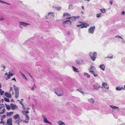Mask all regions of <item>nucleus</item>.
Returning <instances> with one entry per match:
<instances>
[{"mask_svg":"<svg viewBox=\"0 0 125 125\" xmlns=\"http://www.w3.org/2000/svg\"><path fill=\"white\" fill-rule=\"evenodd\" d=\"M55 93L57 95L61 96L63 95V93L62 90L60 87L56 88L54 89Z\"/></svg>","mask_w":125,"mask_h":125,"instance_id":"1","label":"nucleus"},{"mask_svg":"<svg viewBox=\"0 0 125 125\" xmlns=\"http://www.w3.org/2000/svg\"><path fill=\"white\" fill-rule=\"evenodd\" d=\"M97 53L96 52H90L89 55L91 59L93 61L95 60L97 57Z\"/></svg>","mask_w":125,"mask_h":125,"instance_id":"2","label":"nucleus"},{"mask_svg":"<svg viewBox=\"0 0 125 125\" xmlns=\"http://www.w3.org/2000/svg\"><path fill=\"white\" fill-rule=\"evenodd\" d=\"M95 26L91 27L88 30V33L91 34H93L95 30Z\"/></svg>","mask_w":125,"mask_h":125,"instance_id":"3","label":"nucleus"},{"mask_svg":"<svg viewBox=\"0 0 125 125\" xmlns=\"http://www.w3.org/2000/svg\"><path fill=\"white\" fill-rule=\"evenodd\" d=\"M13 118L15 120L18 119V120L17 121H16V122L17 123H18L19 124V123H20V121L21 120V119L19 115L18 114H17L15 115L14 116Z\"/></svg>","mask_w":125,"mask_h":125,"instance_id":"4","label":"nucleus"},{"mask_svg":"<svg viewBox=\"0 0 125 125\" xmlns=\"http://www.w3.org/2000/svg\"><path fill=\"white\" fill-rule=\"evenodd\" d=\"M102 87L101 88H105V89H108L109 88V86L106 83H103L102 84Z\"/></svg>","mask_w":125,"mask_h":125,"instance_id":"5","label":"nucleus"},{"mask_svg":"<svg viewBox=\"0 0 125 125\" xmlns=\"http://www.w3.org/2000/svg\"><path fill=\"white\" fill-rule=\"evenodd\" d=\"M43 118V119L44 122L46 123H47L50 124V125H52L51 122L49 121L47 119V118L45 116L43 115H42Z\"/></svg>","mask_w":125,"mask_h":125,"instance_id":"6","label":"nucleus"},{"mask_svg":"<svg viewBox=\"0 0 125 125\" xmlns=\"http://www.w3.org/2000/svg\"><path fill=\"white\" fill-rule=\"evenodd\" d=\"M93 86L94 90H98L101 87L100 85L98 84L94 85H93Z\"/></svg>","mask_w":125,"mask_h":125,"instance_id":"7","label":"nucleus"},{"mask_svg":"<svg viewBox=\"0 0 125 125\" xmlns=\"http://www.w3.org/2000/svg\"><path fill=\"white\" fill-rule=\"evenodd\" d=\"M12 119L11 118L8 119L7 121V123L8 125H12Z\"/></svg>","mask_w":125,"mask_h":125,"instance_id":"8","label":"nucleus"},{"mask_svg":"<svg viewBox=\"0 0 125 125\" xmlns=\"http://www.w3.org/2000/svg\"><path fill=\"white\" fill-rule=\"evenodd\" d=\"M10 105L11 109L12 110H14L17 109L18 108V106L15 104H10Z\"/></svg>","mask_w":125,"mask_h":125,"instance_id":"9","label":"nucleus"},{"mask_svg":"<svg viewBox=\"0 0 125 125\" xmlns=\"http://www.w3.org/2000/svg\"><path fill=\"white\" fill-rule=\"evenodd\" d=\"M19 26H23L25 27L27 26L29 24H28L26 22H20L19 23Z\"/></svg>","mask_w":125,"mask_h":125,"instance_id":"10","label":"nucleus"},{"mask_svg":"<svg viewBox=\"0 0 125 125\" xmlns=\"http://www.w3.org/2000/svg\"><path fill=\"white\" fill-rule=\"evenodd\" d=\"M99 67L103 71H104L105 68V66L104 64H102L99 65Z\"/></svg>","mask_w":125,"mask_h":125,"instance_id":"11","label":"nucleus"},{"mask_svg":"<svg viewBox=\"0 0 125 125\" xmlns=\"http://www.w3.org/2000/svg\"><path fill=\"white\" fill-rule=\"evenodd\" d=\"M71 22L70 21L67 20L64 21L63 23V24H68L71 25Z\"/></svg>","mask_w":125,"mask_h":125,"instance_id":"12","label":"nucleus"},{"mask_svg":"<svg viewBox=\"0 0 125 125\" xmlns=\"http://www.w3.org/2000/svg\"><path fill=\"white\" fill-rule=\"evenodd\" d=\"M88 102L91 104H93L94 102V101L93 98H90L88 100Z\"/></svg>","mask_w":125,"mask_h":125,"instance_id":"13","label":"nucleus"},{"mask_svg":"<svg viewBox=\"0 0 125 125\" xmlns=\"http://www.w3.org/2000/svg\"><path fill=\"white\" fill-rule=\"evenodd\" d=\"M5 95L7 97L11 98V97L12 96L11 94L9 93L5 92Z\"/></svg>","mask_w":125,"mask_h":125,"instance_id":"14","label":"nucleus"},{"mask_svg":"<svg viewBox=\"0 0 125 125\" xmlns=\"http://www.w3.org/2000/svg\"><path fill=\"white\" fill-rule=\"evenodd\" d=\"M77 63L78 64L81 65L83 63V61L82 60H79L76 61Z\"/></svg>","mask_w":125,"mask_h":125,"instance_id":"15","label":"nucleus"},{"mask_svg":"<svg viewBox=\"0 0 125 125\" xmlns=\"http://www.w3.org/2000/svg\"><path fill=\"white\" fill-rule=\"evenodd\" d=\"M13 87L14 88L15 93L19 92V90L17 87L15 85H14Z\"/></svg>","mask_w":125,"mask_h":125,"instance_id":"16","label":"nucleus"},{"mask_svg":"<svg viewBox=\"0 0 125 125\" xmlns=\"http://www.w3.org/2000/svg\"><path fill=\"white\" fill-rule=\"evenodd\" d=\"M13 87L14 88L15 93L19 92V90L17 87L15 85H14Z\"/></svg>","mask_w":125,"mask_h":125,"instance_id":"17","label":"nucleus"},{"mask_svg":"<svg viewBox=\"0 0 125 125\" xmlns=\"http://www.w3.org/2000/svg\"><path fill=\"white\" fill-rule=\"evenodd\" d=\"M13 87L14 88L15 93L19 92V90L17 87L15 85H14Z\"/></svg>","mask_w":125,"mask_h":125,"instance_id":"18","label":"nucleus"},{"mask_svg":"<svg viewBox=\"0 0 125 125\" xmlns=\"http://www.w3.org/2000/svg\"><path fill=\"white\" fill-rule=\"evenodd\" d=\"M58 124V125H65V123L61 120L59 121Z\"/></svg>","mask_w":125,"mask_h":125,"instance_id":"19","label":"nucleus"},{"mask_svg":"<svg viewBox=\"0 0 125 125\" xmlns=\"http://www.w3.org/2000/svg\"><path fill=\"white\" fill-rule=\"evenodd\" d=\"M110 106L113 109H117L118 110V111H119V109L118 108V107L113 105H110Z\"/></svg>","mask_w":125,"mask_h":125,"instance_id":"20","label":"nucleus"},{"mask_svg":"<svg viewBox=\"0 0 125 125\" xmlns=\"http://www.w3.org/2000/svg\"><path fill=\"white\" fill-rule=\"evenodd\" d=\"M14 112H7L6 114V115L8 116H10L13 114Z\"/></svg>","mask_w":125,"mask_h":125,"instance_id":"21","label":"nucleus"},{"mask_svg":"<svg viewBox=\"0 0 125 125\" xmlns=\"http://www.w3.org/2000/svg\"><path fill=\"white\" fill-rule=\"evenodd\" d=\"M89 72L90 73L93 74L94 75V76L97 77V75L96 74H95V72L93 71H91Z\"/></svg>","mask_w":125,"mask_h":125,"instance_id":"22","label":"nucleus"},{"mask_svg":"<svg viewBox=\"0 0 125 125\" xmlns=\"http://www.w3.org/2000/svg\"><path fill=\"white\" fill-rule=\"evenodd\" d=\"M20 73H21V75L22 76V77L23 78L25 79V80H28L27 79V78L25 76V75L23 74L21 72H20Z\"/></svg>","mask_w":125,"mask_h":125,"instance_id":"23","label":"nucleus"},{"mask_svg":"<svg viewBox=\"0 0 125 125\" xmlns=\"http://www.w3.org/2000/svg\"><path fill=\"white\" fill-rule=\"evenodd\" d=\"M72 67L74 71L77 72H79V71L78 70V69L76 68L75 67L73 66H72Z\"/></svg>","mask_w":125,"mask_h":125,"instance_id":"24","label":"nucleus"},{"mask_svg":"<svg viewBox=\"0 0 125 125\" xmlns=\"http://www.w3.org/2000/svg\"><path fill=\"white\" fill-rule=\"evenodd\" d=\"M95 69V67L94 66H92L90 67V69H89V71H93Z\"/></svg>","mask_w":125,"mask_h":125,"instance_id":"25","label":"nucleus"},{"mask_svg":"<svg viewBox=\"0 0 125 125\" xmlns=\"http://www.w3.org/2000/svg\"><path fill=\"white\" fill-rule=\"evenodd\" d=\"M83 24L84 28H87L89 26V25L88 24H87L85 23H83Z\"/></svg>","mask_w":125,"mask_h":125,"instance_id":"26","label":"nucleus"},{"mask_svg":"<svg viewBox=\"0 0 125 125\" xmlns=\"http://www.w3.org/2000/svg\"><path fill=\"white\" fill-rule=\"evenodd\" d=\"M66 16H71V15L69 14L67 12H66L63 13V17H64Z\"/></svg>","mask_w":125,"mask_h":125,"instance_id":"27","label":"nucleus"},{"mask_svg":"<svg viewBox=\"0 0 125 125\" xmlns=\"http://www.w3.org/2000/svg\"><path fill=\"white\" fill-rule=\"evenodd\" d=\"M115 38L117 37L118 38H121V39H122V41H121V42H124L123 41H124L123 39L119 35H118L117 36H115Z\"/></svg>","mask_w":125,"mask_h":125,"instance_id":"28","label":"nucleus"},{"mask_svg":"<svg viewBox=\"0 0 125 125\" xmlns=\"http://www.w3.org/2000/svg\"><path fill=\"white\" fill-rule=\"evenodd\" d=\"M76 26L78 27H80L81 28H84L83 24L80 25H77Z\"/></svg>","mask_w":125,"mask_h":125,"instance_id":"29","label":"nucleus"},{"mask_svg":"<svg viewBox=\"0 0 125 125\" xmlns=\"http://www.w3.org/2000/svg\"><path fill=\"white\" fill-rule=\"evenodd\" d=\"M22 113L23 115H25L26 114H28L29 113V112L28 111H22Z\"/></svg>","mask_w":125,"mask_h":125,"instance_id":"30","label":"nucleus"},{"mask_svg":"<svg viewBox=\"0 0 125 125\" xmlns=\"http://www.w3.org/2000/svg\"><path fill=\"white\" fill-rule=\"evenodd\" d=\"M102 16V14L101 13L97 14L96 15V17L97 18L100 17Z\"/></svg>","mask_w":125,"mask_h":125,"instance_id":"31","label":"nucleus"},{"mask_svg":"<svg viewBox=\"0 0 125 125\" xmlns=\"http://www.w3.org/2000/svg\"><path fill=\"white\" fill-rule=\"evenodd\" d=\"M122 88H121L119 87H116V89L117 90L120 91L122 90Z\"/></svg>","mask_w":125,"mask_h":125,"instance_id":"32","label":"nucleus"},{"mask_svg":"<svg viewBox=\"0 0 125 125\" xmlns=\"http://www.w3.org/2000/svg\"><path fill=\"white\" fill-rule=\"evenodd\" d=\"M19 92L15 93V97L17 98L19 96Z\"/></svg>","mask_w":125,"mask_h":125,"instance_id":"33","label":"nucleus"},{"mask_svg":"<svg viewBox=\"0 0 125 125\" xmlns=\"http://www.w3.org/2000/svg\"><path fill=\"white\" fill-rule=\"evenodd\" d=\"M6 116L5 115H4L2 116L1 118V121H3V119L6 117Z\"/></svg>","mask_w":125,"mask_h":125,"instance_id":"34","label":"nucleus"},{"mask_svg":"<svg viewBox=\"0 0 125 125\" xmlns=\"http://www.w3.org/2000/svg\"><path fill=\"white\" fill-rule=\"evenodd\" d=\"M56 9L57 10H61L62 9V7H55Z\"/></svg>","mask_w":125,"mask_h":125,"instance_id":"35","label":"nucleus"},{"mask_svg":"<svg viewBox=\"0 0 125 125\" xmlns=\"http://www.w3.org/2000/svg\"><path fill=\"white\" fill-rule=\"evenodd\" d=\"M100 10L101 12L103 13L105 12L106 11V10L105 9H101Z\"/></svg>","mask_w":125,"mask_h":125,"instance_id":"36","label":"nucleus"},{"mask_svg":"<svg viewBox=\"0 0 125 125\" xmlns=\"http://www.w3.org/2000/svg\"><path fill=\"white\" fill-rule=\"evenodd\" d=\"M69 9L70 10H72L73 9V6L72 5H70L68 7Z\"/></svg>","mask_w":125,"mask_h":125,"instance_id":"37","label":"nucleus"},{"mask_svg":"<svg viewBox=\"0 0 125 125\" xmlns=\"http://www.w3.org/2000/svg\"><path fill=\"white\" fill-rule=\"evenodd\" d=\"M25 116L26 117V120H29V117L28 115L27 114H26L25 115Z\"/></svg>","mask_w":125,"mask_h":125,"instance_id":"38","label":"nucleus"},{"mask_svg":"<svg viewBox=\"0 0 125 125\" xmlns=\"http://www.w3.org/2000/svg\"><path fill=\"white\" fill-rule=\"evenodd\" d=\"M111 56H109V55H108L107 56V58H108L111 59H112L113 58V55H110Z\"/></svg>","mask_w":125,"mask_h":125,"instance_id":"39","label":"nucleus"},{"mask_svg":"<svg viewBox=\"0 0 125 125\" xmlns=\"http://www.w3.org/2000/svg\"><path fill=\"white\" fill-rule=\"evenodd\" d=\"M4 92L3 91H2L1 89H0V94L1 95H2L4 93Z\"/></svg>","mask_w":125,"mask_h":125,"instance_id":"40","label":"nucleus"},{"mask_svg":"<svg viewBox=\"0 0 125 125\" xmlns=\"http://www.w3.org/2000/svg\"><path fill=\"white\" fill-rule=\"evenodd\" d=\"M77 90H78V91H79V92H80L82 94H83L84 93V92L83 91H82V90L81 89H77Z\"/></svg>","mask_w":125,"mask_h":125,"instance_id":"41","label":"nucleus"},{"mask_svg":"<svg viewBox=\"0 0 125 125\" xmlns=\"http://www.w3.org/2000/svg\"><path fill=\"white\" fill-rule=\"evenodd\" d=\"M54 13V12H49V13L48 14V16H49V15H50V14H52V16L53 17H54V15L53 14H52L53 13Z\"/></svg>","mask_w":125,"mask_h":125,"instance_id":"42","label":"nucleus"},{"mask_svg":"<svg viewBox=\"0 0 125 125\" xmlns=\"http://www.w3.org/2000/svg\"><path fill=\"white\" fill-rule=\"evenodd\" d=\"M6 107L7 109L8 110H10V105H6Z\"/></svg>","mask_w":125,"mask_h":125,"instance_id":"43","label":"nucleus"},{"mask_svg":"<svg viewBox=\"0 0 125 125\" xmlns=\"http://www.w3.org/2000/svg\"><path fill=\"white\" fill-rule=\"evenodd\" d=\"M4 99L5 101L6 102H10V101L9 99L8 98L5 97L4 98Z\"/></svg>","mask_w":125,"mask_h":125,"instance_id":"44","label":"nucleus"},{"mask_svg":"<svg viewBox=\"0 0 125 125\" xmlns=\"http://www.w3.org/2000/svg\"><path fill=\"white\" fill-rule=\"evenodd\" d=\"M23 105H22V108L23 109H24V110H29V108H25V107H24V104H23Z\"/></svg>","mask_w":125,"mask_h":125,"instance_id":"45","label":"nucleus"},{"mask_svg":"<svg viewBox=\"0 0 125 125\" xmlns=\"http://www.w3.org/2000/svg\"><path fill=\"white\" fill-rule=\"evenodd\" d=\"M71 20H75L76 19V17L74 16H73L71 17Z\"/></svg>","mask_w":125,"mask_h":125,"instance_id":"46","label":"nucleus"},{"mask_svg":"<svg viewBox=\"0 0 125 125\" xmlns=\"http://www.w3.org/2000/svg\"><path fill=\"white\" fill-rule=\"evenodd\" d=\"M9 75H10V76H12L14 75V74H12L11 72H9Z\"/></svg>","mask_w":125,"mask_h":125,"instance_id":"47","label":"nucleus"},{"mask_svg":"<svg viewBox=\"0 0 125 125\" xmlns=\"http://www.w3.org/2000/svg\"><path fill=\"white\" fill-rule=\"evenodd\" d=\"M10 76L9 75H8L7 76V78H6V80H8V79H9L10 77Z\"/></svg>","mask_w":125,"mask_h":125,"instance_id":"48","label":"nucleus"},{"mask_svg":"<svg viewBox=\"0 0 125 125\" xmlns=\"http://www.w3.org/2000/svg\"><path fill=\"white\" fill-rule=\"evenodd\" d=\"M1 67H3V68L4 69L2 70L3 71H4V69H5V66H4L2 64L1 65Z\"/></svg>","mask_w":125,"mask_h":125,"instance_id":"49","label":"nucleus"},{"mask_svg":"<svg viewBox=\"0 0 125 125\" xmlns=\"http://www.w3.org/2000/svg\"><path fill=\"white\" fill-rule=\"evenodd\" d=\"M4 20V18L3 17H1L0 18V21H2V20Z\"/></svg>","mask_w":125,"mask_h":125,"instance_id":"50","label":"nucleus"},{"mask_svg":"<svg viewBox=\"0 0 125 125\" xmlns=\"http://www.w3.org/2000/svg\"><path fill=\"white\" fill-rule=\"evenodd\" d=\"M6 110L5 108H3L2 110V112L3 113V114L5 113V111Z\"/></svg>","mask_w":125,"mask_h":125,"instance_id":"51","label":"nucleus"},{"mask_svg":"<svg viewBox=\"0 0 125 125\" xmlns=\"http://www.w3.org/2000/svg\"><path fill=\"white\" fill-rule=\"evenodd\" d=\"M5 123V122H4V121H1L0 122V124H3L4 123Z\"/></svg>","mask_w":125,"mask_h":125,"instance_id":"52","label":"nucleus"},{"mask_svg":"<svg viewBox=\"0 0 125 125\" xmlns=\"http://www.w3.org/2000/svg\"><path fill=\"white\" fill-rule=\"evenodd\" d=\"M31 89L32 90H34L35 89L34 87L33 86L31 88Z\"/></svg>","mask_w":125,"mask_h":125,"instance_id":"53","label":"nucleus"},{"mask_svg":"<svg viewBox=\"0 0 125 125\" xmlns=\"http://www.w3.org/2000/svg\"><path fill=\"white\" fill-rule=\"evenodd\" d=\"M19 103L20 104H21L22 105H23V104L22 103V101H20Z\"/></svg>","mask_w":125,"mask_h":125,"instance_id":"54","label":"nucleus"},{"mask_svg":"<svg viewBox=\"0 0 125 125\" xmlns=\"http://www.w3.org/2000/svg\"><path fill=\"white\" fill-rule=\"evenodd\" d=\"M84 75H87L88 74L87 73H84Z\"/></svg>","mask_w":125,"mask_h":125,"instance_id":"55","label":"nucleus"},{"mask_svg":"<svg viewBox=\"0 0 125 125\" xmlns=\"http://www.w3.org/2000/svg\"><path fill=\"white\" fill-rule=\"evenodd\" d=\"M12 90V87H11L10 88V92Z\"/></svg>","mask_w":125,"mask_h":125,"instance_id":"56","label":"nucleus"},{"mask_svg":"<svg viewBox=\"0 0 125 125\" xmlns=\"http://www.w3.org/2000/svg\"><path fill=\"white\" fill-rule=\"evenodd\" d=\"M29 122L28 121H26V120L24 121H23V122H25L26 123H28Z\"/></svg>","mask_w":125,"mask_h":125,"instance_id":"57","label":"nucleus"},{"mask_svg":"<svg viewBox=\"0 0 125 125\" xmlns=\"http://www.w3.org/2000/svg\"><path fill=\"white\" fill-rule=\"evenodd\" d=\"M125 12L124 11H123L121 12V14H125Z\"/></svg>","mask_w":125,"mask_h":125,"instance_id":"58","label":"nucleus"},{"mask_svg":"<svg viewBox=\"0 0 125 125\" xmlns=\"http://www.w3.org/2000/svg\"><path fill=\"white\" fill-rule=\"evenodd\" d=\"M12 80H14L15 81H16V80L15 78H13Z\"/></svg>","mask_w":125,"mask_h":125,"instance_id":"59","label":"nucleus"},{"mask_svg":"<svg viewBox=\"0 0 125 125\" xmlns=\"http://www.w3.org/2000/svg\"><path fill=\"white\" fill-rule=\"evenodd\" d=\"M87 77L88 78H89L90 77V76L88 74L87 75Z\"/></svg>","mask_w":125,"mask_h":125,"instance_id":"60","label":"nucleus"},{"mask_svg":"<svg viewBox=\"0 0 125 125\" xmlns=\"http://www.w3.org/2000/svg\"><path fill=\"white\" fill-rule=\"evenodd\" d=\"M67 19H68L69 20H71V17H69V18H67Z\"/></svg>","mask_w":125,"mask_h":125,"instance_id":"61","label":"nucleus"},{"mask_svg":"<svg viewBox=\"0 0 125 125\" xmlns=\"http://www.w3.org/2000/svg\"><path fill=\"white\" fill-rule=\"evenodd\" d=\"M33 86L34 87V88L35 87L36 88V87L35 84H34V85Z\"/></svg>","mask_w":125,"mask_h":125,"instance_id":"62","label":"nucleus"},{"mask_svg":"<svg viewBox=\"0 0 125 125\" xmlns=\"http://www.w3.org/2000/svg\"><path fill=\"white\" fill-rule=\"evenodd\" d=\"M5 75L7 76L8 75V73H5Z\"/></svg>","mask_w":125,"mask_h":125,"instance_id":"63","label":"nucleus"},{"mask_svg":"<svg viewBox=\"0 0 125 125\" xmlns=\"http://www.w3.org/2000/svg\"><path fill=\"white\" fill-rule=\"evenodd\" d=\"M3 125H7L6 124L5 122V123L3 124Z\"/></svg>","mask_w":125,"mask_h":125,"instance_id":"64","label":"nucleus"}]
</instances>
